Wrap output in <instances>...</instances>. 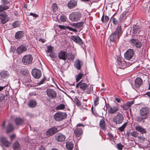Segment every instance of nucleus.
<instances>
[{
  "label": "nucleus",
  "instance_id": "obj_1",
  "mask_svg": "<svg viewBox=\"0 0 150 150\" xmlns=\"http://www.w3.org/2000/svg\"><path fill=\"white\" fill-rule=\"evenodd\" d=\"M129 43L135 47L136 49L139 51V53L142 55L144 54L145 53V50L144 49V47L139 40L137 39L133 38L129 40Z\"/></svg>",
  "mask_w": 150,
  "mask_h": 150
},
{
  "label": "nucleus",
  "instance_id": "obj_2",
  "mask_svg": "<svg viewBox=\"0 0 150 150\" xmlns=\"http://www.w3.org/2000/svg\"><path fill=\"white\" fill-rule=\"evenodd\" d=\"M122 34L121 26L119 25L115 31L111 34L109 37V40L112 42H116L119 41L120 37Z\"/></svg>",
  "mask_w": 150,
  "mask_h": 150
},
{
  "label": "nucleus",
  "instance_id": "obj_3",
  "mask_svg": "<svg viewBox=\"0 0 150 150\" xmlns=\"http://www.w3.org/2000/svg\"><path fill=\"white\" fill-rule=\"evenodd\" d=\"M117 60L116 64L117 67L122 69H125L132 64L126 62L125 61H122L120 57L117 58Z\"/></svg>",
  "mask_w": 150,
  "mask_h": 150
},
{
  "label": "nucleus",
  "instance_id": "obj_4",
  "mask_svg": "<svg viewBox=\"0 0 150 150\" xmlns=\"http://www.w3.org/2000/svg\"><path fill=\"white\" fill-rule=\"evenodd\" d=\"M67 114L64 112L57 111L54 115V118L57 121H60L65 119Z\"/></svg>",
  "mask_w": 150,
  "mask_h": 150
},
{
  "label": "nucleus",
  "instance_id": "obj_5",
  "mask_svg": "<svg viewBox=\"0 0 150 150\" xmlns=\"http://www.w3.org/2000/svg\"><path fill=\"white\" fill-rule=\"evenodd\" d=\"M60 127L59 126L52 127L49 129L46 132V135L47 137H49L56 133L59 131L60 130Z\"/></svg>",
  "mask_w": 150,
  "mask_h": 150
},
{
  "label": "nucleus",
  "instance_id": "obj_6",
  "mask_svg": "<svg viewBox=\"0 0 150 150\" xmlns=\"http://www.w3.org/2000/svg\"><path fill=\"white\" fill-rule=\"evenodd\" d=\"M88 87V85L85 83L83 82V80L78 83L76 86V88H80L81 93H82L85 92Z\"/></svg>",
  "mask_w": 150,
  "mask_h": 150
},
{
  "label": "nucleus",
  "instance_id": "obj_7",
  "mask_svg": "<svg viewBox=\"0 0 150 150\" xmlns=\"http://www.w3.org/2000/svg\"><path fill=\"white\" fill-rule=\"evenodd\" d=\"M81 13L79 12H73L70 14L69 18L72 21H78L81 18Z\"/></svg>",
  "mask_w": 150,
  "mask_h": 150
},
{
  "label": "nucleus",
  "instance_id": "obj_8",
  "mask_svg": "<svg viewBox=\"0 0 150 150\" xmlns=\"http://www.w3.org/2000/svg\"><path fill=\"white\" fill-rule=\"evenodd\" d=\"M124 120L123 115L119 112L113 118V121L116 124H121Z\"/></svg>",
  "mask_w": 150,
  "mask_h": 150
},
{
  "label": "nucleus",
  "instance_id": "obj_9",
  "mask_svg": "<svg viewBox=\"0 0 150 150\" xmlns=\"http://www.w3.org/2000/svg\"><path fill=\"white\" fill-rule=\"evenodd\" d=\"M9 19V18L6 11H4L0 13V21L1 23L5 24L8 21Z\"/></svg>",
  "mask_w": 150,
  "mask_h": 150
},
{
  "label": "nucleus",
  "instance_id": "obj_10",
  "mask_svg": "<svg viewBox=\"0 0 150 150\" xmlns=\"http://www.w3.org/2000/svg\"><path fill=\"white\" fill-rule=\"evenodd\" d=\"M33 61V57L31 54H27L24 56L22 59L23 63L25 65L31 64Z\"/></svg>",
  "mask_w": 150,
  "mask_h": 150
},
{
  "label": "nucleus",
  "instance_id": "obj_11",
  "mask_svg": "<svg viewBox=\"0 0 150 150\" xmlns=\"http://www.w3.org/2000/svg\"><path fill=\"white\" fill-rule=\"evenodd\" d=\"M149 113V108L147 107H143L141 108L139 111L141 116H143L147 118Z\"/></svg>",
  "mask_w": 150,
  "mask_h": 150
},
{
  "label": "nucleus",
  "instance_id": "obj_12",
  "mask_svg": "<svg viewBox=\"0 0 150 150\" xmlns=\"http://www.w3.org/2000/svg\"><path fill=\"white\" fill-rule=\"evenodd\" d=\"M46 92L47 95L49 98L51 99H55L56 97L57 93L53 89L48 88L47 89Z\"/></svg>",
  "mask_w": 150,
  "mask_h": 150
},
{
  "label": "nucleus",
  "instance_id": "obj_13",
  "mask_svg": "<svg viewBox=\"0 0 150 150\" xmlns=\"http://www.w3.org/2000/svg\"><path fill=\"white\" fill-rule=\"evenodd\" d=\"M134 54V52L132 49H129L127 50L124 54L125 58L128 60L131 59Z\"/></svg>",
  "mask_w": 150,
  "mask_h": 150
},
{
  "label": "nucleus",
  "instance_id": "obj_14",
  "mask_svg": "<svg viewBox=\"0 0 150 150\" xmlns=\"http://www.w3.org/2000/svg\"><path fill=\"white\" fill-rule=\"evenodd\" d=\"M31 73L33 77L36 79L40 78L42 76L41 71L36 68H34L32 70Z\"/></svg>",
  "mask_w": 150,
  "mask_h": 150
},
{
  "label": "nucleus",
  "instance_id": "obj_15",
  "mask_svg": "<svg viewBox=\"0 0 150 150\" xmlns=\"http://www.w3.org/2000/svg\"><path fill=\"white\" fill-rule=\"evenodd\" d=\"M71 39L75 43L82 45L83 44V42L82 40L78 35H72L71 36Z\"/></svg>",
  "mask_w": 150,
  "mask_h": 150
},
{
  "label": "nucleus",
  "instance_id": "obj_16",
  "mask_svg": "<svg viewBox=\"0 0 150 150\" xmlns=\"http://www.w3.org/2000/svg\"><path fill=\"white\" fill-rule=\"evenodd\" d=\"M58 56L60 59L65 61L67 59V53L65 51L61 50L58 52Z\"/></svg>",
  "mask_w": 150,
  "mask_h": 150
},
{
  "label": "nucleus",
  "instance_id": "obj_17",
  "mask_svg": "<svg viewBox=\"0 0 150 150\" xmlns=\"http://www.w3.org/2000/svg\"><path fill=\"white\" fill-rule=\"evenodd\" d=\"M109 108L108 107V112L109 114H112L115 113L118 111L119 108L117 106L111 107L109 105Z\"/></svg>",
  "mask_w": 150,
  "mask_h": 150
},
{
  "label": "nucleus",
  "instance_id": "obj_18",
  "mask_svg": "<svg viewBox=\"0 0 150 150\" xmlns=\"http://www.w3.org/2000/svg\"><path fill=\"white\" fill-rule=\"evenodd\" d=\"M26 50L27 48L25 46L21 45L18 47L16 51L18 54H20L26 51Z\"/></svg>",
  "mask_w": 150,
  "mask_h": 150
},
{
  "label": "nucleus",
  "instance_id": "obj_19",
  "mask_svg": "<svg viewBox=\"0 0 150 150\" xmlns=\"http://www.w3.org/2000/svg\"><path fill=\"white\" fill-rule=\"evenodd\" d=\"M55 137L56 140L58 142H63L65 139L64 135L61 133L57 134Z\"/></svg>",
  "mask_w": 150,
  "mask_h": 150
},
{
  "label": "nucleus",
  "instance_id": "obj_20",
  "mask_svg": "<svg viewBox=\"0 0 150 150\" xmlns=\"http://www.w3.org/2000/svg\"><path fill=\"white\" fill-rule=\"evenodd\" d=\"M135 129L142 134H146L147 132L146 129L140 126H136L135 127Z\"/></svg>",
  "mask_w": 150,
  "mask_h": 150
},
{
  "label": "nucleus",
  "instance_id": "obj_21",
  "mask_svg": "<svg viewBox=\"0 0 150 150\" xmlns=\"http://www.w3.org/2000/svg\"><path fill=\"white\" fill-rule=\"evenodd\" d=\"M74 65L77 69L80 70L82 65V62L79 59H77L74 61Z\"/></svg>",
  "mask_w": 150,
  "mask_h": 150
},
{
  "label": "nucleus",
  "instance_id": "obj_22",
  "mask_svg": "<svg viewBox=\"0 0 150 150\" xmlns=\"http://www.w3.org/2000/svg\"><path fill=\"white\" fill-rule=\"evenodd\" d=\"M74 132L76 137H79L82 135L83 130L81 128H76L74 130Z\"/></svg>",
  "mask_w": 150,
  "mask_h": 150
},
{
  "label": "nucleus",
  "instance_id": "obj_23",
  "mask_svg": "<svg viewBox=\"0 0 150 150\" xmlns=\"http://www.w3.org/2000/svg\"><path fill=\"white\" fill-rule=\"evenodd\" d=\"M77 2L75 0H71L68 3V7L71 9L73 8L77 5Z\"/></svg>",
  "mask_w": 150,
  "mask_h": 150
},
{
  "label": "nucleus",
  "instance_id": "obj_24",
  "mask_svg": "<svg viewBox=\"0 0 150 150\" xmlns=\"http://www.w3.org/2000/svg\"><path fill=\"white\" fill-rule=\"evenodd\" d=\"M24 35V32L23 31H18L15 34V38L17 39L22 38Z\"/></svg>",
  "mask_w": 150,
  "mask_h": 150
},
{
  "label": "nucleus",
  "instance_id": "obj_25",
  "mask_svg": "<svg viewBox=\"0 0 150 150\" xmlns=\"http://www.w3.org/2000/svg\"><path fill=\"white\" fill-rule=\"evenodd\" d=\"M142 83V80L141 78H137L135 81L134 85L136 88H139Z\"/></svg>",
  "mask_w": 150,
  "mask_h": 150
},
{
  "label": "nucleus",
  "instance_id": "obj_26",
  "mask_svg": "<svg viewBox=\"0 0 150 150\" xmlns=\"http://www.w3.org/2000/svg\"><path fill=\"white\" fill-rule=\"evenodd\" d=\"M134 103V101L131 102H128L124 104L123 106V108L125 110L128 109L131 105Z\"/></svg>",
  "mask_w": 150,
  "mask_h": 150
},
{
  "label": "nucleus",
  "instance_id": "obj_27",
  "mask_svg": "<svg viewBox=\"0 0 150 150\" xmlns=\"http://www.w3.org/2000/svg\"><path fill=\"white\" fill-rule=\"evenodd\" d=\"M66 145L68 150H72L74 148V144L72 142L68 141L66 142Z\"/></svg>",
  "mask_w": 150,
  "mask_h": 150
},
{
  "label": "nucleus",
  "instance_id": "obj_28",
  "mask_svg": "<svg viewBox=\"0 0 150 150\" xmlns=\"http://www.w3.org/2000/svg\"><path fill=\"white\" fill-rule=\"evenodd\" d=\"M129 12L125 11V13L122 14L120 16L119 21L121 22H123L126 19L127 17V14Z\"/></svg>",
  "mask_w": 150,
  "mask_h": 150
},
{
  "label": "nucleus",
  "instance_id": "obj_29",
  "mask_svg": "<svg viewBox=\"0 0 150 150\" xmlns=\"http://www.w3.org/2000/svg\"><path fill=\"white\" fill-rule=\"evenodd\" d=\"M99 126L100 128L102 129H105V122L103 118L100 120L99 123Z\"/></svg>",
  "mask_w": 150,
  "mask_h": 150
},
{
  "label": "nucleus",
  "instance_id": "obj_30",
  "mask_svg": "<svg viewBox=\"0 0 150 150\" xmlns=\"http://www.w3.org/2000/svg\"><path fill=\"white\" fill-rule=\"evenodd\" d=\"M1 77L3 78H6L9 76V74L7 71L5 70L1 71L0 73Z\"/></svg>",
  "mask_w": 150,
  "mask_h": 150
},
{
  "label": "nucleus",
  "instance_id": "obj_31",
  "mask_svg": "<svg viewBox=\"0 0 150 150\" xmlns=\"http://www.w3.org/2000/svg\"><path fill=\"white\" fill-rule=\"evenodd\" d=\"M14 121L17 125H19L22 124L24 121L20 117L16 118Z\"/></svg>",
  "mask_w": 150,
  "mask_h": 150
},
{
  "label": "nucleus",
  "instance_id": "obj_32",
  "mask_svg": "<svg viewBox=\"0 0 150 150\" xmlns=\"http://www.w3.org/2000/svg\"><path fill=\"white\" fill-rule=\"evenodd\" d=\"M1 143L6 147H8L9 145V142L6 140L5 137H2L1 139Z\"/></svg>",
  "mask_w": 150,
  "mask_h": 150
},
{
  "label": "nucleus",
  "instance_id": "obj_33",
  "mask_svg": "<svg viewBox=\"0 0 150 150\" xmlns=\"http://www.w3.org/2000/svg\"><path fill=\"white\" fill-rule=\"evenodd\" d=\"M14 130V127L13 125L9 123L7 127L6 130V132L9 133L12 132Z\"/></svg>",
  "mask_w": 150,
  "mask_h": 150
},
{
  "label": "nucleus",
  "instance_id": "obj_34",
  "mask_svg": "<svg viewBox=\"0 0 150 150\" xmlns=\"http://www.w3.org/2000/svg\"><path fill=\"white\" fill-rule=\"evenodd\" d=\"M133 33L134 34H137L139 33L140 30L139 26L137 25H134L133 27Z\"/></svg>",
  "mask_w": 150,
  "mask_h": 150
},
{
  "label": "nucleus",
  "instance_id": "obj_35",
  "mask_svg": "<svg viewBox=\"0 0 150 150\" xmlns=\"http://www.w3.org/2000/svg\"><path fill=\"white\" fill-rule=\"evenodd\" d=\"M13 148L14 150H19L20 148V145L19 142L16 141L13 145Z\"/></svg>",
  "mask_w": 150,
  "mask_h": 150
},
{
  "label": "nucleus",
  "instance_id": "obj_36",
  "mask_svg": "<svg viewBox=\"0 0 150 150\" xmlns=\"http://www.w3.org/2000/svg\"><path fill=\"white\" fill-rule=\"evenodd\" d=\"M28 105L30 107L34 108L36 105V102L33 100H30L29 101Z\"/></svg>",
  "mask_w": 150,
  "mask_h": 150
},
{
  "label": "nucleus",
  "instance_id": "obj_37",
  "mask_svg": "<svg viewBox=\"0 0 150 150\" xmlns=\"http://www.w3.org/2000/svg\"><path fill=\"white\" fill-rule=\"evenodd\" d=\"M147 118L143 116H139L137 118V122L139 123L142 122L144 123L145 121L144 120Z\"/></svg>",
  "mask_w": 150,
  "mask_h": 150
},
{
  "label": "nucleus",
  "instance_id": "obj_38",
  "mask_svg": "<svg viewBox=\"0 0 150 150\" xmlns=\"http://www.w3.org/2000/svg\"><path fill=\"white\" fill-rule=\"evenodd\" d=\"M9 6L6 5H0V12H2L6 10L9 8Z\"/></svg>",
  "mask_w": 150,
  "mask_h": 150
},
{
  "label": "nucleus",
  "instance_id": "obj_39",
  "mask_svg": "<svg viewBox=\"0 0 150 150\" xmlns=\"http://www.w3.org/2000/svg\"><path fill=\"white\" fill-rule=\"evenodd\" d=\"M74 102L77 106H81V104L80 101L76 97H75L74 98Z\"/></svg>",
  "mask_w": 150,
  "mask_h": 150
},
{
  "label": "nucleus",
  "instance_id": "obj_40",
  "mask_svg": "<svg viewBox=\"0 0 150 150\" xmlns=\"http://www.w3.org/2000/svg\"><path fill=\"white\" fill-rule=\"evenodd\" d=\"M96 98H94V104L95 106L98 105L99 103V97L96 95Z\"/></svg>",
  "mask_w": 150,
  "mask_h": 150
},
{
  "label": "nucleus",
  "instance_id": "obj_41",
  "mask_svg": "<svg viewBox=\"0 0 150 150\" xmlns=\"http://www.w3.org/2000/svg\"><path fill=\"white\" fill-rule=\"evenodd\" d=\"M84 24V22H81L77 23L75 25V28H83V24Z\"/></svg>",
  "mask_w": 150,
  "mask_h": 150
},
{
  "label": "nucleus",
  "instance_id": "obj_42",
  "mask_svg": "<svg viewBox=\"0 0 150 150\" xmlns=\"http://www.w3.org/2000/svg\"><path fill=\"white\" fill-rule=\"evenodd\" d=\"M83 74L82 73H80L77 75L76 78V82H78L81 79L83 76Z\"/></svg>",
  "mask_w": 150,
  "mask_h": 150
},
{
  "label": "nucleus",
  "instance_id": "obj_43",
  "mask_svg": "<svg viewBox=\"0 0 150 150\" xmlns=\"http://www.w3.org/2000/svg\"><path fill=\"white\" fill-rule=\"evenodd\" d=\"M65 108V105L63 104H60V105L57 106L56 109L57 110H63Z\"/></svg>",
  "mask_w": 150,
  "mask_h": 150
},
{
  "label": "nucleus",
  "instance_id": "obj_44",
  "mask_svg": "<svg viewBox=\"0 0 150 150\" xmlns=\"http://www.w3.org/2000/svg\"><path fill=\"white\" fill-rule=\"evenodd\" d=\"M74 56L71 54H67V58L69 60H73L74 59Z\"/></svg>",
  "mask_w": 150,
  "mask_h": 150
},
{
  "label": "nucleus",
  "instance_id": "obj_45",
  "mask_svg": "<svg viewBox=\"0 0 150 150\" xmlns=\"http://www.w3.org/2000/svg\"><path fill=\"white\" fill-rule=\"evenodd\" d=\"M127 122L125 123L121 126L120 127H119L118 128V130H119L121 132H122L124 130V129L125 128L126 126L127 125Z\"/></svg>",
  "mask_w": 150,
  "mask_h": 150
},
{
  "label": "nucleus",
  "instance_id": "obj_46",
  "mask_svg": "<svg viewBox=\"0 0 150 150\" xmlns=\"http://www.w3.org/2000/svg\"><path fill=\"white\" fill-rule=\"evenodd\" d=\"M47 52L51 53L52 52L53 50V47L51 45L48 46L47 47Z\"/></svg>",
  "mask_w": 150,
  "mask_h": 150
},
{
  "label": "nucleus",
  "instance_id": "obj_47",
  "mask_svg": "<svg viewBox=\"0 0 150 150\" xmlns=\"http://www.w3.org/2000/svg\"><path fill=\"white\" fill-rule=\"evenodd\" d=\"M20 25V22L18 21H16L13 23V26L14 28H16L19 26Z\"/></svg>",
  "mask_w": 150,
  "mask_h": 150
},
{
  "label": "nucleus",
  "instance_id": "obj_48",
  "mask_svg": "<svg viewBox=\"0 0 150 150\" xmlns=\"http://www.w3.org/2000/svg\"><path fill=\"white\" fill-rule=\"evenodd\" d=\"M60 19L62 22H64L66 21L67 18L64 15H62L60 16Z\"/></svg>",
  "mask_w": 150,
  "mask_h": 150
},
{
  "label": "nucleus",
  "instance_id": "obj_49",
  "mask_svg": "<svg viewBox=\"0 0 150 150\" xmlns=\"http://www.w3.org/2000/svg\"><path fill=\"white\" fill-rule=\"evenodd\" d=\"M117 148L119 150H122L124 146L121 144L120 143L117 144Z\"/></svg>",
  "mask_w": 150,
  "mask_h": 150
},
{
  "label": "nucleus",
  "instance_id": "obj_50",
  "mask_svg": "<svg viewBox=\"0 0 150 150\" xmlns=\"http://www.w3.org/2000/svg\"><path fill=\"white\" fill-rule=\"evenodd\" d=\"M49 56L52 58V60H53V59H55L56 57L55 54L54 52H52L50 53V54H49ZM53 60H54V59H53Z\"/></svg>",
  "mask_w": 150,
  "mask_h": 150
},
{
  "label": "nucleus",
  "instance_id": "obj_51",
  "mask_svg": "<svg viewBox=\"0 0 150 150\" xmlns=\"http://www.w3.org/2000/svg\"><path fill=\"white\" fill-rule=\"evenodd\" d=\"M52 8L53 11H55L57 9V5L56 4H53L52 5Z\"/></svg>",
  "mask_w": 150,
  "mask_h": 150
},
{
  "label": "nucleus",
  "instance_id": "obj_52",
  "mask_svg": "<svg viewBox=\"0 0 150 150\" xmlns=\"http://www.w3.org/2000/svg\"><path fill=\"white\" fill-rule=\"evenodd\" d=\"M93 88H92L91 87L90 88H88L86 90V92L87 94H91V93L93 91Z\"/></svg>",
  "mask_w": 150,
  "mask_h": 150
},
{
  "label": "nucleus",
  "instance_id": "obj_53",
  "mask_svg": "<svg viewBox=\"0 0 150 150\" xmlns=\"http://www.w3.org/2000/svg\"><path fill=\"white\" fill-rule=\"evenodd\" d=\"M131 134L132 136L135 137H137L138 134V133L136 132H133L131 133Z\"/></svg>",
  "mask_w": 150,
  "mask_h": 150
},
{
  "label": "nucleus",
  "instance_id": "obj_54",
  "mask_svg": "<svg viewBox=\"0 0 150 150\" xmlns=\"http://www.w3.org/2000/svg\"><path fill=\"white\" fill-rule=\"evenodd\" d=\"M112 22L113 24L116 25L118 23V21L114 17L112 18Z\"/></svg>",
  "mask_w": 150,
  "mask_h": 150
},
{
  "label": "nucleus",
  "instance_id": "obj_55",
  "mask_svg": "<svg viewBox=\"0 0 150 150\" xmlns=\"http://www.w3.org/2000/svg\"><path fill=\"white\" fill-rule=\"evenodd\" d=\"M46 78L44 76V78L39 82L38 84L39 85H40L43 83L46 80Z\"/></svg>",
  "mask_w": 150,
  "mask_h": 150
},
{
  "label": "nucleus",
  "instance_id": "obj_56",
  "mask_svg": "<svg viewBox=\"0 0 150 150\" xmlns=\"http://www.w3.org/2000/svg\"><path fill=\"white\" fill-rule=\"evenodd\" d=\"M3 4L4 5L9 3V2L8 0H1Z\"/></svg>",
  "mask_w": 150,
  "mask_h": 150
},
{
  "label": "nucleus",
  "instance_id": "obj_57",
  "mask_svg": "<svg viewBox=\"0 0 150 150\" xmlns=\"http://www.w3.org/2000/svg\"><path fill=\"white\" fill-rule=\"evenodd\" d=\"M5 96L4 95H2L0 96V103L3 101L5 99Z\"/></svg>",
  "mask_w": 150,
  "mask_h": 150
},
{
  "label": "nucleus",
  "instance_id": "obj_58",
  "mask_svg": "<svg viewBox=\"0 0 150 150\" xmlns=\"http://www.w3.org/2000/svg\"><path fill=\"white\" fill-rule=\"evenodd\" d=\"M109 20V17L106 15L104 16V23H107Z\"/></svg>",
  "mask_w": 150,
  "mask_h": 150
},
{
  "label": "nucleus",
  "instance_id": "obj_59",
  "mask_svg": "<svg viewBox=\"0 0 150 150\" xmlns=\"http://www.w3.org/2000/svg\"><path fill=\"white\" fill-rule=\"evenodd\" d=\"M30 15L33 16V17H34L35 18H37L38 17V15L36 13H30Z\"/></svg>",
  "mask_w": 150,
  "mask_h": 150
},
{
  "label": "nucleus",
  "instance_id": "obj_60",
  "mask_svg": "<svg viewBox=\"0 0 150 150\" xmlns=\"http://www.w3.org/2000/svg\"><path fill=\"white\" fill-rule=\"evenodd\" d=\"M16 137V135L15 134H13L10 136V138L11 140H12Z\"/></svg>",
  "mask_w": 150,
  "mask_h": 150
},
{
  "label": "nucleus",
  "instance_id": "obj_61",
  "mask_svg": "<svg viewBox=\"0 0 150 150\" xmlns=\"http://www.w3.org/2000/svg\"><path fill=\"white\" fill-rule=\"evenodd\" d=\"M58 26L60 29H65V27L64 25H59Z\"/></svg>",
  "mask_w": 150,
  "mask_h": 150
},
{
  "label": "nucleus",
  "instance_id": "obj_62",
  "mask_svg": "<svg viewBox=\"0 0 150 150\" xmlns=\"http://www.w3.org/2000/svg\"><path fill=\"white\" fill-rule=\"evenodd\" d=\"M138 138L141 141H144L145 139L141 136L138 137Z\"/></svg>",
  "mask_w": 150,
  "mask_h": 150
},
{
  "label": "nucleus",
  "instance_id": "obj_63",
  "mask_svg": "<svg viewBox=\"0 0 150 150\" xmlns=\"http://www.w3.org/2000/svg\"><path fill=\"white\" fill-rule=\"evenodd\" d=\"M39 150H45V147L42 146H41L39 148Z\"/></svg>",
  "mask_w": 150,
  "mask_h": 150
},
{
  "label": "nucleus",
  "instance_id": "obj_64",
  "mask_svg": "<svg viewBox=\"0 0 150 150\" xmlns=\"http://www.w3.org/2000/svg\"><path fill=\"white\" fill-rule=\"evenodd\" d=\"M66 28L69 29V30L72 31V30L73 29V28H72L71 27L69 26H66Z\"/></svg>",
  "mask_w": 150,
  "mask_h": 150
}]
</instances>
